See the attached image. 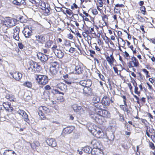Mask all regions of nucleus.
Instances as JSON below:
<instances>
[{"label": "nucleus", "instance_id": "nucleus-51", "mask_svg": "<svg viewBox=\"0 0 155 155\" xmlns=\"http://www.w3.org/2000/svg\"><path fill=\"white\" fill-rule=\"evenodd\" d=\"M150 147L153 150H154L155 149V146H154V144L151 142L150 144Z\"/></svg>", "mask_w": 155, "mask_h": 155}, {"label": "nucleus", "instance_id": "nucleus-15", "mask_svg": "<svg viewBox=\"0 0 155 155\" xmlns=\"http://www.w3.org/2000/svg\"><path fill=\"white\" fill-rule=\"evenodd\" d=\"M46 141L48 145L52 147H54L57 146V143L54 138H48L46 140Z\"/></svg>", "mask_w": 155, "mask_h": 155}, {"label": "nucleus", "instance_id": "nucleus-35", "mask_svg": "<svg viewBox=\"0 0 155 155\" xmlns=\"http://www.w3.org/2000/svg\"><path fill=\"white\" fill-rule=\"evenodd\" d=\"M90 33L88 30H85L82 33V35L84 38L87 37V35Z\"/></svg>", "mask_w": 155, "mask_h": 155}, {"label": "nucleus", "instance_id": "nucleus-33", "mask_svg": "<svg viewBox=\"0 0 155 155\" xmlns=\"http://www.w3.org/2000/svg\"><path fill=\"white\" fill-rule=\"evenodd\" d=\"M91 143L93 145V149L99 148V144L98 142L96 141H93Z\"/></svg>", "mask_w": 155, "mask_h": 155}, {"label": "nucleus", "instance_id": "nucleus-29", "mask_svg": "<svg viewBox=\"0 0 155 155\" xmlns=\"http://www.w3.org/2000/svg\"><path fill=\"white\" fill-rule=\"evenodd\" d=\"M23 85L29 88H31L32 87V83L31 82L27 81L24 82Z\"/></svg>", "mask_w": 155, "mask_h": 155}, {"label": "nucleus", "instance_id": "nucleus-40", "mask_svg": "<svg viewBox=\"0 0 155 155\" xmlns=\"http://www.w3.org/2000/svg\"><path fill=\"white\" fill-rule=\"evenodd\" d=\"M124 54V56L125 58L127 60L129 59L130 58V56L127 52L125 51Z\"/></svg>", "mask_w": 155, "mask_h": 155}, {"label": "nucleus", "instance_id": "nucleus-39", "mask_svg": "<svg viewBox=\"0 0 155 155\" xmlns=\"http://www.w3.org/2000/svg\"><path fill=\"white\" fill-rule=\"evenodd\" d=\"M5 92L6 93V95H5V97L7 99H10V97H12V95H10L9 94V92L7 90H6L5 91Z\"/></svg>", "mask_w": 155, "mask_h": 155}, {"label": "nucleus", "instance_id": "nucleus-55", "mask_svg": "<svg viewBox=\"0 0 155 155\" xmlns=\"http://www.w3.org/2000/svg\"><path fill=\"white\" fill-rule=\"evenodd\" d=\"M120 119V121H124V116L120 114L119 115Z\"/></svg>", "mask_w": 155, "mask_h": 155}, {"label": "nucleus", "instance_id": "nucleus-20", "mask_svg": "<svg viewBox=\"0 0 155 155\" xmlns=\"http://www.w3.org/2000/svg\"><path fill=\"white\" fill-rule=\"evenodd\" d=\"M2 104L3 106L6 110L10 112L13 110V107L8 102H4Z\"/></svg>", "mask_w": 155, "mask_h": 155}, {"label": "nucleus", "instance_id": "nucleus-58", "mask_svg": "<svg viewBox=\"0 0 155 155\" xmlns=\"http://www.w3.org/2000/svg\"><path fill=\"white\" fill-rule=\"evenodd\" d=\"M94 62L95 63L96 62L97 63V64L98 65H99V64H100L99 61L96 58H94Z\"/></svg>", "mask_w": 155, "mask_h": 155}, {"label": "nucleus", "instance_id": "nucleus-31", "mask_svg": "<svg viewBox=\"0 0 155 155\" xmlns=\"http://www.w3.org/2000/svg\"><path fill=\"white\" fill-rule=\"evenodd\" d=\"M50 8L43 7L42 9L45 10L44 14L45 15H48L50 14Z\"/></svg>", "mask_w": 155, "mask_h": 155}, {"label": "nucleus", "instance_id": "nucleus-47", "mask_svg": "<svg viewBox=\"0 0 155 155\" xmlns=\"http://www.w3.org/2000/svg\"><path fill=\"white\" fill-rule=\"evenodd\" d=\"M75 51V48H74L71 47L69 50V51L71 53H73Z\"/></svg>", "mask_w": 155, "mask_h": 155}, {"label": "nucleus", "instance_id": "nucleus-27", "mask_svg": "<svg viewBox=\"0 0 155 155\" xmlns=\"http://www.w3.org/2000/svg\"><path fill=\"white\" fill-rule=\"evenodd\" d=\"M102 104L101 103H99V102L98 103H95L94 104V106H95V107H96L97 109H95L94 108H91V109L90 110V111L89 113L93 109H94L97 110L98 109V110H101V109L102 107Z\"/></svg>", "mask_w": 155, "mask_h": 155}, {"label": "nucleus", "instance_id": "nucleus-3", "mask_svg": "<svg viewBox=\"0 0 155 155\" xmlns=\"http://www.w3.org/2000/svg\"><path fill=\"white\" fill-rule=\"evenodd\" d=\"M56 56L59 58H62L64 55V53L59 49V47L56 45H54L51 48Z\"/></svg>", "mask_w": 155, "mask_h": 155}, {"label": "nucleus", "instance_id": "nucleus-12", "mask_svg": "<svg viewBox=\"0 0 155 155\" xmlns=\"http://www.w3.org/2000/svg\"><path fill=\"white\" fill-rule=\"evenodd\" d=\"M10 74L16 81H19L22 77V74L21 73L18 72H11L9 73Z\"/></svg>", "mask_w": 155, "mask_h": 155}, {"label": "nucleus", "instance_id": "nucleus-14", "mask_svg": "<svg viewBox=\"0 0 155 155\" xmlns=\"http://www.w3.org/2000/svg\"><path fill=\"white\" fill-rule=\"evenodd\" d=\"M13 29L14 31L13 38L17 41H18L19 39V34L20 31L19 27H16L14 28Z\"/></svg>", "mask_w": 155, "mask_h": 155}, {"label": "nucleus", "instance_id": "nucleus-34", "mask_svg": "<svg viewBox=\"0 0 155 155\" xmlns=\"http://www.w3.org/2000/svg\"><path fill=\"white\" fill-rule=\"evenodd\" d=\"M53 44V41L51 40H48L47 41L45 45V47L46 48H49Z\"/></svg>", "mask_w": 155, "mask_h": 155}, {"label": "nucleus", "instance_id": "nucleus-2", "mask_svg": "<svg viewBox=\"0 0 155 155\" xmlns=\"http://www.w3.org/2000/svg\"><path fill=\"white\" fill-rule=\"evenodd\" d=\"M29 72L32 73H38L41 69V67L37 62L33 61L28 68Z\"/></svg>", "mask_w": 155, "mask_h": 155}, {"label": "nucleus", "instance_id": "nucleus-1", "mask_svg": "<svg viewBox=\"0 0 155 155\" xmlns=\"http://www.w3.org/2000/svg\"><path fill=\"white\" fill-rule=\"evenodd\" d=\"M89 113L90 117L93 120L98 123L102 124L105 121L104 117L109 118L110 114L105 110H96L93 109Z\"/></svg>", "mask_w": 155, "mask_h": 155}, {"label": "nucleus", "instance_id": "nucleus-41", "mask_svg": "<svg viewBox=\"0 0 155 155\" xmlns=\"http://www.w3.org/2000/svg\"><path fill=\"white\" fill-rule=\"evenodd\" d=\"M52 92L53 93H58L59 94H62L63 95L64 94V93L59 91L57 89H53L52 91Z\"/></svg>", "mask_w": 155, "mask_h": 155}, {"label": "nucleus", "instance_id": "nucleus-59", "mask_svg": "<svg viewBox=\"0 0 155 155\" xmlns=\"http://www.w3.org/2000/svg\"><path fill=\"white\" fill-rule=\"evenodd\" d=\"M28 1L33 5L35 4L36 3L35 0H28Z\"/></svg>", "mask_w": 155, "mask_h": 155}, {"label": "nucleus", "instance_id": "nucleus-28", "mask_svg": "<svg viewBox=\"0 0 155 155\" xmlns=\"http://www.w3.org/2000/svg\"><path fill=\"white\" fill-rule=\"evenodd\" d=\"M100 97L95 95L93 97L92 101L94 104H95V103H98L100 101Z\"/></svg>", "mask_w": 155, "mask_h": 155}, {"label": "nucleus", "instance_id": "nucleus-52", "mask_svg": "<svg viewBox=\"0 0 155 155\" xmlns=\"http://www.w3.org/2000/svg\"><path fill=\"white\" fill-rule=\"evenodd\" d=\"M99 78L101 79L103 81H104V77L103 75H102L101 74H99Z\"/></svg>", "mask_w": 155, "mask_h": 155}, {"label": "nucleus", "instance_id": "nucleus-25", "mask_svg": "<svg viewBox=\"0 0 155 155\" xmlns=\"http://www.w3.org/2000/svg\"><path fill=\"white\" fill-rule=\"evenodd\" d=\"M75 70L76 72L75 73L78 74H80L82 73L83 71L82 68L79 65L76 66Z\"/></svg>", "mask_w": 155, "mask_h": 155}, {"label": "nucleus", "instance_id": "nucleus-19", "mask_svg": "<svg viewBox=\"0 0 155 155\" xmlns=\"http://www.w3.org/2000/svg\"><path fill=\"white\" fill-rule=\"evenodd\" d=\"M74 127L72 126H68L63 129L62 133L64 134H70L74 130Z\"/></svg>", "mask_w": 155, "mask_h": 155}, {"label": "nucleus", "instance_id": "nucleus-45", "mask_svg": "<svg viewBox=\"0 0 155 155\" xmlns=\"http://www.w3.org/2000/svg\"><path fill=\"white\" fill-rule=\"evenodd\" d=\"M13 4H14L15 5H17L19 6H20L21 5V4L20 3V2H18L16 0H15L13 1Z\"/></svg>", "mask_w": 155, "mask_h": 155}, {"label": "nucleus", "instance_id": "nucleus-46", "mask_svg": "<svg viewBox=\"0 0 155 155\" xmlns=\"http://www.w3.org/2000/svg\"><path fill=\"white\" fill-rule=\"evenodd\" d=\"M97 2L99 4V6L102 7L103 5V0H97Z\"/></svg>", "mask_w": 155, "mask_h": 155}, {"label": "nucleus", "instance_id": "nucleus-63", "mask_svg": "<svg viewBox=\"0 0 155 155\" xmlns=\"http://www.w3.org/2000/svg\"><path fill=\"white\" fill-rule=\"evenodd\" d=\"M138 19H139V21L141 22H143L144 21V19L141 17H140V18H138Z\"/></svg>", "mask_w": 155, "mask_h": 155}, {"label": "nucleus", "instance_id": "nucleus-10", "mask_svg": "<svg viewBox=\"0 0 155 155\" xmlns=\"http://www.w3.org/2000/svg\"><path fill=\"white\" fill-rule=\"evenodd\" d=\"M92 84V81L90 79L81 81L79 83L78 87L80 88L81 87H90Z\"/></svg>", "mask_w": 155, "mask_h": 155}, {"label": "nucleus", "instance_id": "nucleus-17", "mask_svg": "<svg viewBox=\"0 0 155 155\" xmlns=\"http://www.w3.org/2000/svg\"><path fill=\"white\" fill-rule=\"evenodd\" d=\"M83 90V93L87 96L91 95L92 94V90L90 87H84L82 88Z\"/></svg>", "mask_w": 155, "mask_h": 155}, {"label": "nucleus", "instance_id": "nucleus-54", "mask_svg": "<svg viewBox=\"0 0 155 155\" xmlns=\"http://www.w3.org/2000/svg\"><path fill=\"white\" fill-rule=\"evenodd\" d=\"M142 71L146 74V75H147L148 74L149 72L146 69H143Z\"/></svg>", "mask_w": 155, "mask_h": 155}, {"label": "nucleus", "instance_id": "nucleus-44", "mask_svg": "<svg viewBox=\"0 0 155 155\" xmlns=\"http://www.w3.org/2000/svg\"><path fill=\"white\" fill-rule=\"evenodd\" d=\"M64 44L65 46L67 47H71V46L70 41H66Z\"/></svg>", "mask_w": 155, "mask_h": 155}, {"label": "nucleus", "instance_id": "nucleus-36", "mask_svg": "<svg viewBox=\"0 0 155 155\" xmlns=\"http://www.w3.org/2000/svg\"><path fill=\"white\" fill-rule=\"evenodd\" d=\"M58 64V62L56 61H54L52 62L51 63L50 67H53V68H57Z\"/></svg>", "mask_w": 155, "mask_h": 155}, {"label": "nucleus", "instance_id": "nucleus-24", "mask_svg": "<svg viewBox=\"0 0 155 155\" xmlns=\"http://www.w3.org/2000/svg\"><path fill=\"white\" fill-rule=\"evenodd\" d=\"M3 154V155H16L14 151L10 150H5Z\"/></svg>", "mask_w": 155, "mask_h": 155}, {"label": "nucleus", "instance_id": "nucleus-43", "mask_svg": "<svg viewBox=\"0 0 155 155\" xmlns=\"http://www.w3.org/2000/svg\"><path fill=\"white\" fill-rule=\"evenodd\" d=\"M140 9L141 11L143 12L142 13L143 15H144L146 12L145 8L144 6H142L141 7Z\"/></svg>", "mask_w": 155, "mask_h": 155}, {"label": "nucleus", "instance_id": "nucleus-22", "mask_svg": "<svg viewBox=\"0 0 155 155\" xmlns=\"http://www.w3.org/2000/svg\"><path fill=\"white\" fill-rule=\"evenodd\" d=\"M92 154L94 155H103V152L100 148L93 149Z\"/></svg>", "mask_w": 155, "mask_h": 155}, {"label": "nucleus", "instance_id": "nucleus-18", "mask_svg": "<svg viewBox=\"0 0 155 155\" xmlns=\"http://www.w3.org/2000/svg\"><path fill=\"white\" fill-rule=\"evenodd\" d=\"M105 57L107 61L110 65L112 66L113 65L115 60L114 58L113 53H112L110 56H106Z\"/></svg>", "mask_w": 155, "mask_h": 155}, {"label": "nucleus", "instance_id": "nucleus-32", "mask_svg": "<svg viewBox=\"0 0 155 155\" xmlns=\"http://www.w3.org/2000/svg\"><path fill=\"white\" fill-rule=\"evenodd\" d=\"M109 129L112 132H114L116 129L115 124H114L112 125H110L109 127Z\"/></svg>", "mask_w": 155, "mask_h": 155}, {"label": "nucleus", "instance_id": "nucleus-26", "mask_svg": "<svg viewBox=\"0 0 155 155\" xmlns=\"http://www.w3.org/2000/svg\"><path fill=\"white\" fill-rule=\"evenodd\" d=\"M83 151L85 153H91L92 154V153L93 149H92L89 146H87L84 148Z\"/></svg>", "mask_w": 155, "mask_h": 155}, {"label": "nucleus", "instance_id": "nucleus-6", "mask_svg": "<svg viewBox=\"0 0 155 155\" xmlns=\"http://www.w3.org/2000/svg\"><path fill=\"white\" fill-rule=\"evenodd\" d=\"M33 30L31 27L28 26L24 28L22 32L25 38H29L32 35Z\"/></svg>", "mask_w": 155, "mask_h": 155}, {"label": "nucleus", "instance_id": "nucleus-61", "mask_svg": "<svg viewBox=\"0 0 155 155\" xmlns=\"http://www.w3.org/2000/svg\"><path fill=\"white\" fill-rule=\"evenodd\" d=\"M124 5L122 4H117L115 5V7H122Z\"/></svg>", "mask_w": 155, "mask_h": 155}, {"label": "nucleus", "instance_id": "nucleus-50", "mask_svg": "<svg viewBox=\"0 0 155 155\" xmlns=\"http://www.w3.org/2000/svg\"><path fill=\"white\" fill-rule=\"evenodd\" d=\"M44 88L45 90H49L51 89V88L49 85H47L44 87Z\"/></svg>", "mask_w": 155, "mask_h": 155}, {"label": "nucleus", "instance_id": "nucleus-64", "mask_svg": "<svg viewBox=\"0 0 155 155\" xmlns=\"http://www.w3.org/2000/svg\"><path fill=\"white\" fill-rule=\"evenodd\" d=\"M113 69L114 70L115 72L116 73H117V74L118 72V70L117 68L116 67H113Z\"/></svg>", "mask_w": 155, "mask_h": 155}, {"label": "nucleus", "instance_id": "nucleus-11", "mask_svg": "<svg viewBox=\"0 0 155 155\" xmlns=\"http://www.w3.org/2000/svg\"><path fill=\"white\" fill-rule=\"evenodd\" d=\"M139 62L137 58L133 56L131 59V61L128 63V66L129 68L137 67L138 66Z\"/></svg>", "mask_w": 155, "mask_h": 155}, {"label": "nucleus", "instance_id": "nucleus-30", "mask_svg": "<svg viewBox=\"0 0 155 155\" xmlns=\"http://www.w3.org/2000/svg\"><path fill=\"white\" fill-rule=\"evenodd\" d=\"M50 71L53 75H55L57 73V68H53V67H50Z\"/></svg>", "mask_w": 155, "mask_h": 155}, {"label": "nucleus", "instance_id": "nucleus-49", "mask_svg": "<svg viewBox=\"0 0 155 155\" xmlns=\"http://www.w3.org/2000/svg\"><path fill=\"white\" fill-rule=\"evenodd\" d=\"M18 46L19 48L22 49L24 47V45L23 44L21 43H18Z\"/></svg>", "mask_w": 155, "mask_h": 155}, {"label": "nucleus", "instance_id": "nucleus-53", "mask_svg": "<svg viewBox=\"0 0 155 155\" xmlns=\"http://www.w3.org/2000/svg\"><path fill=\"white\" fill-rule=\"evenodd\" d=\"M128 84V87H129L130 89V91L132 92V93H133V92H132L133 87H132V86H131V84L130 83H128V84Z\"/></svg>", "mask_w": 155, "mask_h": 155}, {"label": "nucleus", "instance_id": "nucleus-56", "mask_svg": "<svg viewBox=\"0 0 155 155\" xmlns=\"http://www.w3.org/2000/svg\"><path fill=\"white\" fill-rule=\"evenodd\" d=\"M120 107L123 111H125L126 108L125 107H124V105H120Z\"/></svg>", "mask_w": 155, "mask_h": 155}, {"label": "nucleus", "instance_id": "nucleus-38", "mask_svg": "<svg viewBox=\"0 0 155 155\" xmlns=\"http://www.w3.org/2000/svg\"><path fill=\"white\" fill-rule=\"evenodd\" d=\"M22 117H23L25 121L27 123H29V120L28 118V115L26 114V113L25 114V115Z\"/></svg>", "mask_w": 155, "mask_h": 155}, {"label": "nucleus", "instance_id": "nucleus-60", "mask_svg": "<svg viewBox=\"0 0 155 155\" xmlns=\"http://www.w3.org/2000/svg\"><path fill=\"white\" fill-rule=\"evenodd\" d=\"M34 143L36 147H38L40 145V144L38 141H35Z\"/></svg>", "mask_w": 155, "mask_h": 155}, {"label": "nucleus", "instance_id": "nucleus-23", "mask_svg": "<svg viewBox=\"0 0 155 155\" xmlns=\"http://www.w3.org/2000/svg\"><path fill=\"white\" fill-rule=\"evenodd\" d=\"M13 22L12 18L9 17H7L6 18L5 20L4 21L3 24L4 25H5L8 26V25L10 26H13V24H12V22Z\"/></svg>", "mask_w": 155, "mask_h": 155}, {"label": "nucleus", "instance_id": "nucleus-42", "mask_svg": "<svg viewBox=\"0 0 155 155\" xmlns=\"http://www.w3.org/2000/svg\"><path fill=\"white\" fill-rule=\"evenodd\" d=\"M138 87H135V88H134V93L136 94L139 95V94H140V91H138Z\"/></svg>", "mask_w": 155, "mask_h": 155}, {"label": "nucleus", "instance_id": "nucleus-37", "mask_svg": "<svg viewBox=\"0 0 155 155\" xmlns=\"http://www.w3.org/2000/svg\"><path fill=\"white\" fill-rule=\"evenodd\" d=\"M17 112L20 115H21L22 117L25 115V114L26 113L24 110L20 109H19Z\"/></svg>", "mask_w": 155, "mask_h": 155}, {"label": "nucleus", "instance_id": "nucleus-4", "mask_svg": "<svg viewBox=\"0 0 155 155\" xmlns=\"http://www.w3.org/2000/svg\"><path fill=\"white\" fill-rule=\"evenodd\" d=\"M50 112V109L45 106H40L38 108V114L41 119L45 118V114Z\"/></svg>", "mask_w": 155, "mask_h": 155}, {"label": "nucleus", "instance_id": "nucleus-48", "mask_svg": "<svg viewBox=\"0 0 155 155\" xmlns=\"http://www.w3.org/2000/svg\"><path fill=\"white\" fill-rule=\"evenodd\" d=\"M92 13L95 15H97L98 14V11L96 9H94L92 10Z\"/></svg>", "mask_w": 155, "mask_h": 155}, {"label": "nucleus", "instance_id": "nucleus-9", "mask_svg": "<svg viewBox=\"0 0 155 155\" xmlns=\"http://www.w3.org/2000/svg\"><path fill=\"white\" fill-rule=\"evenodd\" d=\"M72 108L75 112L81 115L84 113V110L83 108L77 104H74L72 105Z\"/></svg>", "mask_w": 155, "mask_h": 155}, {"label": "nucleus", "instance_id": "nucleus-16", "mask_svg": "<svg viewBox=\"0 0 155 155\" xmlns=\"http://www.w3.org/2000/svg\"><path fill=\"white\" fill-rule=\"evenodd\" d=\"M102 105L105 106H108L110 104V99L109 97L104 96L101 101Z\"/></svg>", "mask_w": 155, "mask_h": 155}, {"label": "nucleus", "instance_id": "nucleus-7", "mask_svg": "<svg viewBox=\"0 0 155 155\" xmlns=\"http://www.w3.org/2000/svg\"><path fill=\"white\" fill-rule=\"evenodd\" d=\"M37 79L38 83L42 85H45L48 81V77L45 75H38Z\"/></svg>", "mask_w": 155, "mask_h": 155}, {"label": "nucleus", "instance_id": "nucleus-13", "mask_svg": "<svg viewBox=\"0 0 155 155\" xmlns=\"http://www.w3.org/2000/svg\"><path fill=\"white\" fill-rule=\"evenodd\" d=\"M38 58L43 63L46 62L48 59V56L43 53L39 52L37 54Z\"/></svg>", "mask_w": 155, "mask_h": 155}, {"label": "nucleus", "instance_id": "nucleus-57", "mask_svg": "<svg viewBox=\"0 0 155 155\" xmlns=\"http://www.w3.org/2000/svg\"><path fill=\"white\" fill-rule=\"evenodd\" d=\"M149 40L151 41L152 43L155 44V38H150L149 39Z\"/></svg>", "mask_w": 155, "mask_h": 155}, {"label": "nucleus", "instance_id": "nucleus-5", "mask_svg": "<svg viewBox=\"0 0 155 155\" xmlns=\"http://www.w3.org/2000/svg\"><path fill=\"white\" fill-rule=\"evenodd\" d=\"M88 130L94 135L97 138H102L104 136V133L102 130L98 128H97L96 129L93 128L90 130L88 128Z\"/></svg>", "mask_w": 155, "mask_h": 155}, {"label": "nucleus", "instance_id": "nucleus-8", "mask_svg": "<svg viewBox=\"0 0 155 155\" xmlns=\"http://www.w3.org/2000/svg\"><path fill=\"white\" fill-rule=\"evenodd\" d=\"M35 38V40L33 39H32L31 40L34 41L35 43L37 45H38L39 43L43 44L46 40L45 37L43 35H36Z\"/></svg>", "mask_w": 155, "mask_h": 155}, {"label": "nucleus", "instance_id": "nucleus-21", "mask_svg": "<svg viewBox=\"0 0 155 155\" xmlns=\"http://www.w3.org/2000/svg\"><path fill=\"white\" fill-rule=\"evenodd\" d=\"M57 88H59L61 91H65L67 89V87L66 84L62 83H59L56 85Z\"/></svg>", "mask_w": 155, "mask_h": 155}, {"label": "nucleus", "instance_id": "nucleus-62", "mask_svg": "<svg viewBox=\"0 0 155 155\" xmlns=\"http://www.w3.org/2000/svg\"><path fill=\"white\" fill-rule=\"evenodd\" d=\"M52 122L53 124H56L57 126L59 125H60L59 122L57 121H53Z\"/></svg>", "mask_w": 155, "mask_h": 155}]
</instances>
